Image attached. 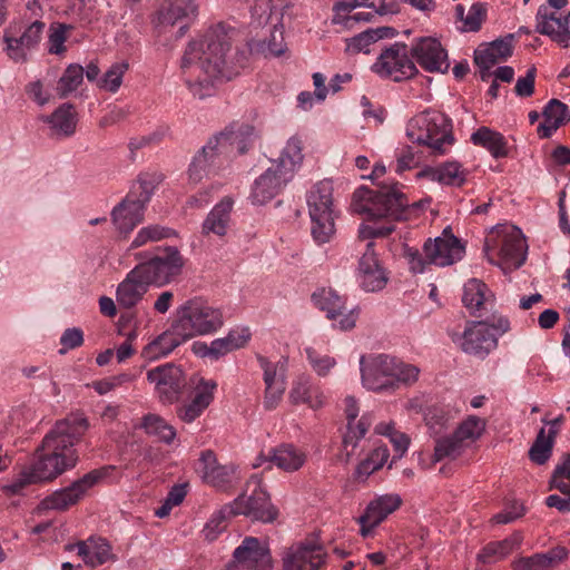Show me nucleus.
<instances>
[{
	"instance_id": "nucleus-58",
	"label": "nucleus",
	"mask_w": 570,
	"mask_h": 570,
	"mask_svg": "<svg viewBox=\"0 0 570 570\" xmlns=\"http://www.w3.org/2000/svg\"><path fill=\"white\" fill-rule=\"evenodd\" d=\"M38 483L36 479L32 476V473L24 466L19 475L12 480L10 483L3 485V492L9 495H19L23 493V490L30 485Z\"/></svg>"
},
{
	"instance_id": "nucleus-21",
	"label": "nucleus",
	"mask_w": 570,
	"mask_h": 570,
	"mask_svg": "<svg viewBox=\"0 0 570 570\" xmlns=\"http://www.w3.org/2000/svg\"><path fill=\"white\" fill-rule=\"evenodd\" d=\"M402 504L399 494L389 493L372 500L366 507L364 513L357 519L363 537L371 534L373 529L384 521L389 514L393 513Z\"/></svg>"
},
{
	"instance_id": "nucleus-42",
	"label": "nucleus",
	"mask_w": 570,
	"mask_h": 570,
	"mask_svg": "<svg viewBox=\"0 0 570 570\" xmlns=\"http://www.w3.org/2000/svg\"><path fill=\"white\" fill-rule=\"evenodd\" d=\"M197 10L195 0H170L168 8L159 12V20L174 26L183 19H194Z\"/></svg>"
},
{
	"instance_id": "nucleus-63",
	"label": "nucleus",
	"mask_w": 570,
	"mask_h": 570,
	"mask_svg": "<svg viewBox=\"0 0 570 570\" xmlns=\"http://www.w3.org/2000/svg\"><path fill=\"white\" fill-rule=\"evenodd\" d=\"M66 30L67 26L58 24L57 27H51L49 35V52L52 55H60L66 51L65 41H66Z\"/></svg>"
},
{
	"instance_id": "nucleus-4",
	"label": "nucleus",
	"mask_w": 570,
	"mask_h": 570,
	"mask_svg": "<svg viewBox=\"0 0 570 570\" xmlns=\"http://www.w3.org/2000/svg\"><path fill=\"white\" fill-rule=\"evenodd\" d=\"M303 158L302 140L297 136L291 137L279 157L255 179L250 191L252 203L264 205L279 195L293 179Z\"/></svg>"
},
{
	"instance_id": "nucleus-45",
	"label": "nucleus",
	"mask_w": 570,
	"mask_h": 570,
	"mask_svg": "<svg viewBox=\"0 0 570 570\" xmlns=\"http://www.w3.org/2000/svg\"><path fill=\"white\" fill-rule=\"evenodd\" d=\"M485 421L476 415H469L453 432L461 444L466 448L481 438Z\"/></svg>"
},
{
	"instance_id": "nucleus-24",
	"label": "nucleus",
	"mask_w": 570,
	"mask_h": 570,
	"mask_svg": "<svg viewBox=\"0 0 570 570\" xmlns=\"http://www.w3.org/2000/svg\"><path fill=\"white\" fill-rule=\"evenodd\" d=\"M214 138L230 158L234 151L244 155L249 149L255 138V128L248 124L233 122Z\"/></svg>"
},
{
	"instance_id": "nucleus-37",
	"label": "nucleus",
	"mask_w": 570,
	"mask_h": 570,
	"mask_svg": "<svg viewBox=\"0 0 570 570\" xmlns=\"http://www.w3.org/2000/svg\"><path fill=\"white\" fill-rule=\"evenodd\" d=\"M527 249L523 234L519 228H513L503 237L499 253L505 263L519 268L527 259Z\"/></svg>"
},
{
	"instance_id": "nucleus-22",
	"label": "nucleus",
	"mask_w": 570,
	"mask_h": 570,
	"mask_svg": "<svg viewBox=\"0 0 570 570\" xmlns=\"http://www.w3.org/2000/svg\"><path fill=\"white\" fill-rule=\"evenodd\" d=\"M358 281L365 292H379L386 286L387 276L379 263L373 242L367 243L366 250L360 258Z\"/></svg>"
},
{
	"instance_id": "nucleus-41",
	"label": "nucleus",
	"mask_w": 570,
	"mask_h": 570,
	"mask_svg": "<svg viewBox=\"0 0 570 570\" xmlns=\"http://www.w3.org/2000/svg\"><path fill=\"white\" fill-rule=\"evenodd\" d=\"M269 460L279 469L293 472L303 466L305 454L292 444H282L271 451Z\"/></svg>"
},
{
	"instance_id": "nucleus-3",
	"label": "nucleus",
	"mask_w": 570,
	"mask_h": 570,
	"mask_svg": "<svg viewBox=\"0 0 570 570\" xmlns=\"http://www.w3.org/2000/svg\"><path fill=\"white\" fill-rule=\"evenodd\" d=\"M401 188L397 181H383L375 190L361 186L354 191L352 208L355 213L366 214L368 219L389 220L382 226L361 225L358 234L362 239L386 237L395 229L392 222L407 218L410 200Z\"/></svg>"
},
{
	"instance_id": "nucleus-46",
	"label": "nucleus",
	"mask_w": 570,
	"mask_h": 570,
	"mask_svg": "<svg viewBox=\"0 0 570 570\" xmlns=\"http://www.w3.org/2000/svg\"><path fill=\"white\" fill-rule=\"evenodd\" d=\"M85 68L78 63H70L61 75L57 83V95L59 98H67L73 92L83 80Z\"/></svg>"
},
{
	"instance_id": "nucleus-2",
	"label": "nucleus",
	"mask_w": 570,
	"mask_h": 570,
	"mask_svg": "<svg viewBox=\"0 0 570 570\" xmlns=\"http://www.w3.org/2000/svg\"><path fill=\"white\" fill-rule=\"evenodd\" d=\"M89 428L82 413H71L56 422L37 448L28 469L38 483L56 479L78 461L75 444Z\"/></svg>"
},
{
	"instance_id": "nucleus-40",
	"label": "nucleus",
	"mask_w": 570,
	"mask_h": 570,
	"mask_svg": "<svg viewBox=\"0 0 570 570\" xmlns=\"http://www.w3.org/2000/svg\"><path fill=\"white\" fill-rule=\"evenodd\" d=\"M424 175L443 185L461 187L466 181L468 170L459 161H445L438 167L428 168Z\"/></svg>"
},
{
	"instance_id": "nucleus-1",
	"label": "nucleus",
	"mask_w": 570,
	"mask_h": 570,
	"mask_svg": "<svg viewBox=\"0 0 570 570\" xmlns=\"http://www.w3.org/2000/svg\"><path fill=\"white\" fill-rule=\"evenodd\" d=\"M230 46V37L223 24L210 28L200 39L188 43L180 67L195 97L210 96L215 80H230L236 73L226 60Z\"/></svg>"
},
{
	"instance_id": "nucleus-62",
	"label": "nucleus",
	"mask_w": 570,
	"mask_h": 570,
	"mask_svg": "<svg viewBox=\"0 0 570 570\" xmlns=\"http://www.w3.org/2000/svg\"><path fill=\"white\" fill-rule=\"evenodd\" d=\"M132 375L121 373L119 375L95 382L94 389L98 394L104 395L112 391L114 389L120 386L121 384L132 381Z\"/></svg>"
},
{
	"instance_id": "nucleus-35",
	"label": "nucleus",
	"mask_w": 570,
	"mask_h": 570,
	"mask_svg": "<svg viewBox=\"0 0 570 570\" xmlns=\"http://www.w3.org/2000/svg\"><path fill=\"white\" fill-rule=\"evenodd\" d=\"M233 205L234 202L229 197H225L216 204L203 223V234H214L219 237L225 236L229 227Z\"/></svg>"
},
{
	"instance_id": "nucleus-12",
	"label": "nucleus",
	"mask_w": 570,
	"mask_h": 570,
	"mask_svg": "<svg viewBox=\"0 0 570 570\" xmlns=\"http://www.w3.org/2000/svg\"><path fill=\"white\" fill-rule=\"evenodd\" d=\"M114 466H102L92 470L82 478L73 481L70 485L59 489L47 495L41 502L40 508L43 510L65 511L77 504L87 493L89 489L96 485L100 480L109 475V471Z\"/></svg>"
},
{
	"instance_id": "nucleus-23",
	"label": "nucleus",
	"mask_w": 570,
	"mask_h": 570,
	"mask_svg": "<svg viewBox=\"0 0 570 570\" xmlns=\"http://www.w3.org/2000/svg\"><path fill=\"white\" fill-rule=\"evenodd\" d=\"M326 553L323 547L302 543L292 547L283 558L284 570H318L325 563Z\"/></svg>"
},
{
	"instance_id": "nucleus-52",
	"label": "nucleus",
	"mask_w": 570,
	"mask_h": 570,
	"mask_svg": "<svg viewBox=\"0 0 570 570\" xmlns=\"http://www.w3.org/2000/svg\"><path fill=\"white\" fill-rule=\"evenodd\" d=\"M176 232L169 227L160 226V225H149L142 227L131 242V248H138L148 243L158 242L161 239L169 238L175 236Z\"/></svg>"
},
{
	"instance_id": "nucleus-20",
	"label": "nucleus",
	"mask_w": 570,
	"mask_h": 570,
	"mask_svg": "<svg viewBox=\"0 0 570 570\" xmlns=\"http://www.w3.org/2000/svg\"><path fill=\"white\" fill-rule=\"evenodd\" d=\"M570 11L564 14L550 7H539L535 13V31L540 35L550 37L553 41L563 48L570 46L569 42Z\"/></svg>"
},
{
	"instance_id": "nucleus-30",
	"label": "nucleus",
	"mask_w": 570,
	"mask_h": 570,
	"mask_svg": "<svg viewBox=\"0 0 570 570\" xmlns=\"http://www.w3.org/2000/svg\"><path fill=\"white\" fill-rule=\"evenodd\" d=\"M197 316H200V312L196 311L193 298L176 309V317L171 325L186 342L197 335L208 334Z\"/></svg>"
},
{
	"instance_id": "nucleus-5",
	"label": "nucleus",
	"mask_w": 570,
	"mask_h": 570,
	"mask_svg": "<svg viewBox=\"0 0 570 570\" xmlns=\"http://www.w3.org/2000/svg\"><path fill=\"white\" fill-rule=\"evenodd\" d=\"M362 384L374 392H393L400 386L412 385L419 379L420 370L387 354L361 356Z\"/></svg>"
},
{
	"instance_id": "nucleus-6",
	"label": "nucleus",
	"mask_w": 570,
	"mask_h": 570,
	"mask_svg": "<svg viewBox=\"0 0 570 570\" xmlns=\"http://www.w3.org/2000/svg\"><path fill=\"white\" fill-rule=\"evenodd\" d=\"M161 181L163 175L158 173H142L138 176L126 198L111 212L114 224L120 233L127 234L142 222L146 206Z\"/></svg>"
},
{
	"instance_id": "nucleus-43",
	"label": "nucleus",
	"mask_w": 570,
	"mask_h": 570,
	"mask_svg": "<svg viewBox=\"0 0 570 570\" xmlns=\"http://www.w3.org/2000/svg\"><path fill=\"white\" fill-rule=\"evenodd\" d=\"M464 11L465 10L462 4H456L455 18L456 20L463 22V26L460 28V30L462 32H478L487 19V4L482 2H475L470 7L466 16L464 14Z\"/></svg>"
},
{
	"instance_id": "nucleus-29",
	"label": "nucleus",
	"mask_w": 570,
	"mask_h": 570,
	"mask_svg": "<svg viewBox=\"0 0 570 570\" xmlns=\"http://www.w3.org/2000/svg\"><path fill=\"white\" fill-rule=\"evenodd\" d=\"M150 284L137 267H134L118 285L116 298L122 308H134L147 293Z\"/></svg>"
},
{
	"instance_id": "nucleus-27",
	"label": "nucleus",
	"mask_w": 570,
	"mask_h": 570,
	"mask_svg": "<svg viewBox=\"0 0 570 570\" xmlns=\"http://www.w3.org/2000/svg\"><path fill=\"white\" fill-rule=\"evenodd\" d=\"M196 471L206 483L223 488L232 483L235 470L232 465L218 464L215 452L205 450L200 454Z\"/></svg>"
},
{
	"instance_id": "nucleus-36",
	"label": "nucleus",
	"mask_w": 570,
	"mask_h": 570,
	"mask_svg": "<svg viewBox=\"0 0 570 570\" xmlns=\"http://www.w3.org/2000/svg\"><path fill=\"white\" fill-rule=\"evenodd\" d=\"M513 35L495 39L488 47L474 51V62L476 66L492 68L498 61L507 60L513 52Z\"/></svg>"
},
{
	"instance_id": "nucleus-54",
	"label": "nucleus",
	"mask_w": 570,
	"mask_h": 570,
	"mask_svg": "<svg viewBox=\"0 0 570 570\" xmlns=\"http://www.w3.org/2000/svg\"><path fill=\"white\" fill-rule=\"evenodd\" d=\"M127 70V62L121 61L111 65L110 68L104 73V76L98 80V87L112 94L116 92L120 88L122 77Z\"/></svg>"
},
{
	"instance_id": "nucleus-9",
	"label": "nucleus",
	"mask_w": 570,
	"mask_h": 570,
	"mask_svg": "<svg viewBox=\"0 0 570 570\" xmlns=\"http://www.w3.org/2000/svg\"><path fill=\"white\" fill-rule=\"evenodd\" d=\"M306 202L311 218V235L318 245L326 244L335 235L336 212L333 200V184L322 180L307 193Z\"/></svg>"
},
{
	"instance_id": "nucleus-8",
	"label": "nucleus",
	"mask_w": 570,
	"mask_h": 570,
	"mask_svg": "<svg viewBox=\"0 0 570 570\" xmlns=\"http://www.w3.org/2000/svg\"><path fill=\"white\" fill-rule=\"evenodd\" d=\"M510 330V322L507 317L492 316L490 321L485 317L481 321L468 322L464 332L450 333L452 341L460 346V348L470 355L479 358H484L491 351L498 346V336L507 333Z\"/></svg>"
},
{
	"instance_id": "nucleus-59",
	"label": "nucleus",
	"mask_w": 570,
	"mask_h": 570,
	"mask_svg": "<svg viewBox=\"0 0 570 570\" xmlns=\"http://www.w3.org/2000/svg\"><path fill=\"white\" fill-rule=\"evenodd\" d=\"M525 512L523 504L518 501L511 502L503 511L493 515L492 521L497 524L511 523L521 518Z\"/></svg>"
},
{
	"instance_id": "nucleus-33",
	"label": "nucleus",
	"mask_w": 570,
	"mask_h": 570,
	"mask_svg": "<svg viewBox=\"0 0 570 570\" xmlns=\"http://www.w3.org/2000/svg\"><path fill=\"white\" fill-rule=\"evenodd\" d=\"M568 554L566 547L557 546L544 553L521 557L512 566L514 570H551L556 564L564 561Z\"/></svg>"
},
{
	"instance_id": "nucleus-61",
	"label": "nucleus",
	"mask_w": 570,
	"mask_h": 570,
	"mask_svg": "<svg viewBox=\"0 0 570 570\" xmlns=\"http://www.w3.org/2000/svg\"><path fill=\"white\" fill-rule=\"evenodd\" d=\"M60 344L62 345L59 351L60 354L81 346L83 344V332L79 327L67 328L60 337Z\"/></svg>"
},
{
	"instance_id": "nucleus-16",
	"label": "nucleus",
	"mask_w": 570,
	"mask_h": 570,
	"mask_svg": "<svg viewBox=\"0 0 570 570\" xmlns=\"http://www.w3.org/2000/svg\"><path fill=\"white\" fill-rule=\"evenodd\" d=\"M273 562L268 548L254 537H246L234 553L227 570H272Z\"/></svg>"
},
{
	"instance_id": "nucleus-50",
	"label": "nucleus",
	"mask_w": 570,
	"mask_h": 570,
	"mask_svg": "<svg viewBox=\"0 0 570 570\" xmlns=\"http://www.w3.org/2000/svg\"><path fill=\"white\" fill-rule=\"evenodd\" d=\"M196 311L200 312V316H197L198 320L204 324V328L208 334L216 332L219 330L223 324V314L219 308H215L209 305L206 301L195 297L193 298Z\"/></svg>"
},
{
	"instance_id": "nucleus-19",
	"label": "nucleus",
	"mask_w": 570,
	"mask_h": 570,
	"mask_svg": "<svg viewBox=\"0 0 570 570\" xmlns=\"http://www.w3.org/2000/svg\"><path fill=\"white\" fill-rule=\"evenodd\" d=\"M312 299L320 309L326 312L327 318L336 320L340 317V330L348 331L355 326L358 313L355 308L344 313L346 311L345 298L340 296L334 289L322 288L313 294Z\"/></svg>"
},
{
	"instance_id": "nucleus-53",
	"label": "nucleus",
	"mask_w": 570,
	"mask_h": 570,
	"mask_svg": "<svg viewBox=\"0 0 570 570\" xmlns=\"http://www.w3.org/2000/svg\"><path fill=\"white\" fill-rule=\"evenodd\" d=\"M232 515H238L233 504L225 505L206 523L203 533L206 540L214 541L225 529V521Z\"/></svg>"
},
{
	"instance_id": "nucleus-31",
	"label": "nucleus",
	"mask_w": 570,
	"mask_h": 570,
	"mask_svg": "<svg viewBox=\"0 0 570 570\" xmlns=\"http://www.w3.org/2000/svg\"><path fill=\"white\" fill-rule=\"evenodd\" d=\"M43 120L49 125L51 137L67 138L76 132L78 115L72 104L65 102Z\"/></svg>"
},
{
	"instance_id": "nucleus-28",
	"label": "nucleus",
	"mask_w": 570,
	"mask_h": 570,
	"mask_svg": "<svg viewBox=\"0 0 570 570\" xmlns=\"http://www.w3.org/2000/svg\"><path fill=\"white\" fill-rule=\"evenodd\" d=\"M462 303L476 317H483L484 312L492 311L494 306L493 295L487 284L476 278L464 284Z\"/></svg>"
},
{
	"instance_id": "nucleus-15",
	"label": "nucleus",
	"mask_w": 570,
	"mask_h": 570,
	"mask_svg": "<svg viewBox=\"0 0 570 570\" xmlns=\"http://www.w3.org/2000/svg\"><path fill=\"white\" fill-rule=\"evenodd\" d=\"M228 160V156L217 140L212 137L193 157L187 171L189 181L198 184L204 178L218 174Z\"/></svg>"
},
{
	"instance_id": "nucleus-55",
	"label": "nucleus",
	"mask_w": 570,
	"mask_h": 570,
	"mask_svg": "<svg viewBox=\"0 0 570 570\" xmlns=\"http://www.w3.org/2000/svg\"><path fill=\"white\" fill-rule=\"evenodd\" d=\"M450 413L443 407L432 406L425 413V423L432 434L440 435L446 430L450 422Z\"/></svg>"
},
{
	"instance_id": "nucleus-39",
	"label": "nucleus",
	"mask_w": 570,
	"mask_h": 570,
	"mask_svg": "<svg viewBox=\"0 0 570 570\" xmlns=\"http://www.w3.org/2000/svg\"><path fill=\"white\" fill-rule=\"evenodd\" d=\"M186 341L178 335V332L173 325L147 344L141 355L148 361H154L170 354L176 347L185 343Z\"/></svg>"
},
{
	"instance_id": "nucleus-32",
	"label": "nucleus",
	"mask_w": 570,
	"mask_h": 570,
	"mask_svg": "<svg viewBox=\"0 0 570 570\" xmlns=\"http://www.w3.org/2000/svg\"><path fill=\"white\" fill-rule=\"evenodd\" d=\"M543 121L537 131L540 138H550L561 126L570 121L569 107L559 99H551L542 111Z\"/></svg>"
},
{
	"instance_id": "nucleus-38",
	"label": "nucleus",
	"mask_w": 570,
	"mask_h": 570,
	"mask_svg": "<svg viewBox=\"0 0 570 570\" xmlns=\"http://www.w3.org/2000/svg\"><path fill=\"white\" fill-rule=\"evenodd\" d=\"M471 141L475 146L487 149L495 159L509 156V146L505 137L489 127H480L471 135Z\"/></svg>"
},
{
	"instance_id": "nucleus-49",
	"label": "nucleus",
	"mask_w": 570,
	"mask_h": 570,
	"mask_svg": "<svg viewBox=\"0 0 570 570\" xmlns=\"http://www.w3.org/2000/svg\"><path fill=\"white\" fill-rule=\"evenodd\" d=\"M518 544L519 539L515 537L507 538L502 541L490 542L478 554V559L483 563L495 562L510 554Z\"/></svg>"
},
{
	"instance_id": "nucleus-64",
	"label": "nucleus",
	"mask_w": 570,
	"mask_h": 570,
	"mask_svg": "<svg viewBox=\"0 0 570 570\" xmlns=\"http://www.w3.org/2000/svg\"><path fill=\"white\" fill-rule=\"evenodd\" d=\"M45 29V23L41 21H33L20 36V41L24 43L27 49H33L41 40V36Z\"/></svg>"
},
{
	"instance_id": "nucleus-44",
	"label": "nucleus",
	"mask_w": 570,
	"mask_h": 570,
	"mask_svg": "<svg viewBox=\"0 0 570 570\" xmlns=\"http://www.w3.org/2000/svg\"><path fill=\"white\" fill-rule=\"evenodd\" d=\"M141 428L147 434L157 436L161 442L170 444L176 438V430L157 414H146Z\"/></svg>"
},
{
	"instance_id": "nucleus-10",
	"label": "nucleus",
	"mask_w": 570,
	"mask_h": 570,
	"mask_svg": "<svg viewBox=\"0 0 570 570\" xmlns=\"http://www.w3.org/2000/svg\"><path fill=\"white\" fill-rule=\"evenodd\" d=\"M158 253L151 257L147 254H139L146 261L136 267L142 274L150 285L158 287L174 282L181 273L185 266V259L179 249L175 246L158 247Z\"/></svg>"
},
{
	"instance_id": "nucleus-26",
	"label": "nucleus",
	"mask_w": 570,
	"mask_h": 570,
	"mask_svg": "<svg viewBox=\"0 0 570 570\" xmlns=\"http://www.w3.org/2000/svg\"><path fill=\"white\" fill-rule=\"evenodd\" d=\"M217 383L214 380L200 379L195 386L193 399L177 407V416L185 423L198 419L214 401Z\"/></svg>"
},
{
	"instance_id": "nucleus-51",
	"label": "nucleus",
	"mask_w": 570,
	"mask_h": 570,
	"mask_svg": "<svg viewBox=\"0 0 570 570\" xmlns=\"http://www.w3.org/2000/svg\"><path fill=\"white\" fill-rule=\"evenodd\" d=\"M464 449L465 448L461 444V442H459L453 433L446 436H439L435 440L432 460L434 463H436L444 459H455L463 452Z\"/></svg>"
},
{
	"instance_id": "nucleus-7",
	"label": "nucleus",
	"mask_w": 570,
	"mask_h": 570,
	"mask_svg": "<svg viewBox=\"0 0 570 570\" xmlns=\"http://www.w3.org/2000/svg\"><path fill=\"white\" fill-rule=\"evenodd\" d=\"M406 136L412 142L426 146L439 155L445 154V146L454 142L452 120L436 110H425L411 118L406 125Z\"/></svg>"
},
{
	"instance_id": "nucleus-18",
	"label": "nucleus",
	"mask_w": 570,
	"mask_h": 570,
	"mask_svg": "<svg viewBox=\"0 0 570 570\" xmlns=\"http://www.w3.org/2000/svg\"><path fill=\"white\" fill-rule=\"evenodd\" d=\"M424 255L428 263L438 266H449L462 259L464 255V247L459 238L445 228L441 237L434 240L429 238L423 246Z\"/></svg>"
},
{
	"instance_id": "nucleus-25",
	"label": "nucleus",
	"mask_w": 570,
	"mask_h": 570,
	"mask_svg": "<svg viewBox=\"0 0 570 570\" xmlns=\"http://www.w3.org/2000/svg\"><path fill=\"white\" fill-rule=\"evenodd\" d=\"M345 414L347 419V430L343 436V450L345 452V462H348L358 442L367 433L371 426V420L367 415H363L354 425V421L358 415V406L353 396H346L345 399Z\"/></svg>"
},
{
	"instance_id": "nucleus-47",
	"label": "nucleus",
	"mask_w": 570,
	"mask_h": 570,
	"mask_svg": "<svg viewBox=\"0 0 570 570\" xmlns=\"http://www.w3.org/2000/svg\"><path fill=\"white\" fill-rule=\"evenodd\" d=\"M289 397L293 403H306L312 409L321 407L324 402L322 393L313 387L306 379H299L294 384Z\"/></svg>"
},
{
	"instance_id": "nucleus-14",
	"label": "nucleus",
	"mask_w": 570,
	"mask_h": 570,
	"mask_svg": "<svg viewBox=\"0 0 570 570\" xmlns=\"http://www.w3.org/2000/svg\"><path fill=\"white\" fill-rule=\"evenodd\" d=\"M147 380L155 387V394L161 404H174L181 400L187 380L180 366L166 363L147 372Z\"/></svg>"
},
{
	"instance_id": "nucleus-60",
	"label": "nucleus",
	"mask_w": 570,
	"mask_h": 570,
	"mask_svg": "<svg viewBox=\"0 0 570 570\" xmlns=\"http://www.w3.org/2000/svg\"><path fill=\"white\" fill-rule=\"evenodd\" d=\"M373 43V36L367 29L347 40L346 51L350 53H368L370 46Z\"/></svg>"
},
{
	"instance_id": "nucleus-48",
	"label": "nucleus",
	"mask_w": 570,
	"mask_h": 570,
	"mask_svg": "<svg viewBox=\"0 0 570 570\" xmlns=\"http://www.w3.org/2000/svg\"><path fill=\"white\" fill-rule=\"evenodd\" d=\"M557 431L554 429H550L548 435H546L543 428L539 431L529 451V456L532 462L541 465L550 459Z\"/></svg>"
},
{
	"instance_id": "nucleus-13",
	"label": "nucleus",
	"mask_w": 570,
	"mask_h": 570,
	"mask_svg": "<svg viewBox=\"0 0 570 570\" xmlns=\"http://www.w3.org/2000/svg\"><path fill=\"white\" fill-rule=\"evenodd\" d=\"M246 492H250V494L246 495L244 493L232 503L235 507L236 513L265 523L273 522L278 512L263 488L261 476L252 475L249 478L246 483Z\"/></svg>"
},
{
	"instance_id": "nucleus-11",
	"label": "nucleus",
	"mask_w": 570,
	"mask_h": 570,
	"mask_svg": "<svg viewBox=\"0 0 570 570\" xmlns=\"http://www.w3.org/2000/svg\"><path fill=\"white\" fill-rule=\"evenodd\" d=\"M409 55L410 50L405 43L395 42L382 50L372 70L380 77L395 82L411 79L419 73V70Z\"/></svg>"
},
{
	"instance_id": "nucleus-56",
	"label": "nucleus",
	"mask_w": 570,
	"mask_h": 570,
	"mask_svg": "<svg viewBox=\"0 0 570 570\" xmlns=\"http://www.w3.org/2000/svg\"><path fill=\"white\" fill-rule=\"evenodd\" d=\"M305 352L309 364L320 376H326L331 368L336 365L334 357L321 355L312 347H307Z\"/></svg>"
},
{
	"instance_id": "nucleus-17",
	"label": "nucleus",
	"mask_w": 570,
	"mask_h": 570,
	"mask_svg": "<svg viewBox=\"0 0 570 570\" xmlns=\"http://www.w3.org/2000/svg\"><path fill=\"white\" fill-rule=\"evenodd\" d=\"M410 55L428 72L446 73L450 68L448 52L441 42L432 37H421L413 41Z\"/></svg>"
},
{
	"instance_id": "nucleus-34",
	"label": "nucleus",
	"mask_w": 570,
	"mask_h": 570,
	"mask_svg": "<svg viewBox=\"0 0 570 570\" xmlns=\"http://www.w3.org/2000/svg\"><path fill=\"white\" fill-rule=\"evenodd\" d=\"M66 550H77L78 556L82 558L85 563L92 568L104 564L111 556L110 546L102 538H90L76 544H67Z\"/></svg>"
},
{
	"instance_id": "nucleus-57",
	"label": "nucleus",
	"mask_w": 570,
	"mask_h": 570,
	"mask_svg": "<svg viewBox=\"0 0 570 570\" xmlns=\"http://www.w3.org/2000/svg\"><path fill=\"white\" fill-rule=\"evenodd\" d=\"M3 41L6 43L4 51L11 60L14 62H24L27 60V51L29 49L20 41V37L10 36L9 31H6Z\"/></svg>"
}]
</instances>
